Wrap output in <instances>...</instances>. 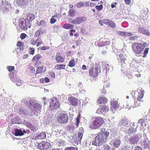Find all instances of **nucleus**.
Segmentation results:
<instances>
[{
    "instance_id": "nucleus-23",
    "label": "nucleus",
    "mask_w": 150,
    "mask_h": 150,
    "mask_svg": "<svg viewBox=\"0 0 150 150\" xmlns=\"http://www.w3.org/2000/svg\"><path fill=\"white\" fill-rule=\"evenodd\" d=\"M117 33L120 35L125 36H130L133 35V34L131 33L119 31L117 32Z\"/></svg>"
},
{
    "instance_id": "nucleus-52",
    "label": "nucleus",
    "mask_w": 150,
    "mask_h": 150,
    "mask_svg": "<svg viewBox=\"0 0 150 150\" xmlns=\"http://www.w3.org/2000/svg\"><path fill=\"white\" fill-rule=\"evenodd\" d=\"M30 53L31 54H33L35 52V49L34 48H29Z\"/></svg>"
},
{
    "instance_id": "nucleus-26",
    "label": "nucleus",
    "mask_w": 150,
    "mask_h": 150,
    "mask_svg": "<svg viewBox=\"0 0 150 150\" xmlns=\"http://www.w3.org/2000/svg\"><path fill=\"white\" fill-rule=\"evenodd\" d=\"M46 70L45 67H38L37 69V74H42L45 72Z\"/></svg>"
},
{
    "instance_id": "nucleus-15",
    "label": "nucleus",
    "mask_w": 150,
    "mask_h": 150,
    "mask_svg": "<svg viewBox=\"0 0 150 150\" xmlns=\"http://www.w3.org/2000/svg\"><path fill=\"white\" fill-rule=\"evenodd\" d=\"M140 144L141 146L145 148H149L150 147V141L147 138L145 139L144 141H141Z\"/></svg>"
},
{
    "instance_id": "nucleus-49",
    "label": "nucleus",
    "mask_w": 150,
    "mask_h": 150,
    "mask_svg": "<svg viewBox=\"0 0 150 150\" xmlns=\"http://www.w3.org/2000/svg\"><path fill=\"white\" fill-rule=\"evenodd\" d=\"M111 147L108 145H106L104 146V150H110Z\"/></svg>"
},
{
    "instance_id": "nucleus-45",
    "label": "nucleus",
    "mask_w": 150,
    "mask_h": 150,
    "mask_svg": "<svg viewBox=\"0 0 150 150\" xmlns=\"http://www.w3.org/2000/svg\"><path fill=\"white\" fill-rule=\"evenodd\" d=\"M11 80L13 82H16L18 80V79L16 78V76H14L13 75V76H11Z\"/></svg>"
},
{
    "instance_id": "nucleus-63",
    "label": "nucleus",
    "mask_w": 150,
    "mask_h": 150,
    "mask_svg": "<svg viewBox=\"0 0 150 150\" xmlns=\"http://www.w3.org/2000/svg\"><path fill=\"white\" fill-rule=\"evenodd\" d=\"M30 43L31 44L35 45L37 43L36 40H31L30 41Z\"/></svg>"
},
{
    "instance_id": "nucleus-5",
    "label": "nucleus",
    "mask_w": 150,
    "mask_h": 150,
    "mask_svg": "<svg viewBox=\"0 0 150 150\" xmlns=\"http://www.w3.org/2000/svg\"><path fill=\"white\" fill-rule=\"evenodd\" d=\"M132 48L135 53L137 54H140L143 50L142 44L138 43L133 44L132 45Z\"/></svg>"
},
{
    "instance_id": "nucleus-50",
    "label": "nucleus",
    "mask_w": 150,
    "mask_h": 150,
    "mask_svg": "<svg viewBox=\"0 0 150 150\" xmlns=\"http://www.w3.org/2000/svg\"><path fill=\"white\" fill-rule=\"evenodd\" d=\"M101 108L100 107L96 110V113L100 114V113L102 114H103V112H102V110L101 109Z\"/></svg>"
},
{
    "instance_id": "nucleus-14",
    "label": "nucleus",
    "mask_w": 150,
    "mask_h": 150,
    "mask_svg": "<svg viewBox=\"0 0 150 150\" xmlns=\"http://www.w3.org/2000/svg\"><path fill=\"white\" fill-rule=\"evenodd\" d=\"M69 103L72 106H76L78 103V99L75 97L70 96L68 98Z\"/></svg>"
},
{
    "instance_id": "nucleus-25",
    "label": "nucleus",
    "mask_w": 150,
    "mask_h": 150,
    "mask_svg": "<svg viewBox=\"0 0 150 150\" xmlns=\"http://www.w3.org/2000/svg\"><path fill=\"white\" fill-rule=\"evenodd\" d=\"M55 142L57 146L62 147L64 145V142L62 139H56Z\"/></svg>"
},
{
    "instance_id": "nucleus-21",
    "label": "nucleus",
    "mask_w": 150,
    "mask_h": 150,
    "mask_svg": "<svg viewBox=\"0 0 150 150\" xmlns=\"http://www.w3.org/2000/svg\"><path fill=\"white\" fill-rule=\"evenodd\" d=\"M76 135L77 137L76 138V141L78 144L79 143H80L81 141V139L82 138L83 134L80 132H79Z\"/></svg>"
},
{
    "instance_id": "nucleus-2",
    "label": "nucleus",
    "mask_w": 150,
    "mask_h": 150,
    "mask_svg": "<svg viewBox=\"0 0 150 150\" xmlns=\"http://www.w3.org/2000/svg\"><path fill=\"white\" fill-rule=\"evenodd\" d=\"M109 133L105 128H102L101 132L98 134L95 138L94 142H93V144L97 146H99L106 142L107 137L109 136Z\"/></svg>"
},
{
    "instance_id": "nucleus-42",
    "label": "nucleus",
    "mask_w": 150,
    "mask_h": 150,
    "mask_svg": "<svg viewBox=\"0 0 150 150\" xmlns=\"http://www.w3.org/2000/svg\"><path fill=\"white\" fill-rule=\"evenodd\" d=\"M149 50V48H146L145 49L143 53L144 55L142 56L143 57L145 58L146 57V55L148 53Z\"/></svg>"
},
{
    "instance_id": "nucleus-48",
    "label": "nucleus",
    "mask_w": 150,
    "mask_h": 150,
    "mask_svg": "<svg viewBox=\"0 0 150 150\" xmlns=\"http://www.w3.org/2000/svg\"><path fill=\"white\" fill-rule=\"evenodd\" d=\"M16 82V85L17 86H20L22 85L21 81L20 80L18 79L17 81Z\"/></svg>"
},
{
    "instance_id": "nucleus-54",
    "label": "nucleus",
    "mask_w": 150,
    "mask_h": 150,
    "mask_svg": "<svg viewBox=\"0 0 150 150\" xmlns=\"http://www.w3.org/2000/svg\"><path fill=\"white\" fill-rule=\"evenodd\" d=\"M109 20L108 19H104L103 20V22L104 24L108 25V23L109 22Z\"/></svg>"
},
{
    "instance_id": "nucleus-16",
    "label": "nucleus",
    "mask_w": 150,
    "mask_h": 150,
    "mask_svg": "<svg viewBox=\"0 0 150 150\" xmlns=\"http://www.w3.org/2000/svg\"><path fill=\"white\" fill-rule=\"evenodd\" d=\"M111 108L112 111H117L118 110H120L121 109L120 106L118 104L117 102V101H113V102L112 103Z\"/></svg>"
},
{
    "instance_id": "nucleus-59",
    "label": "nucleus",
    "mask_w": 150,
    "mask_h": 150,
    "mask_svg": "<svg viewBox=\"0 0 150 150\" xmlns=\"http://www.w3.org/2000/svg\"><path fill=\"white\" fill-rule=\"evenodd\" d=\"M117 2H115V3H112V4H111V7L112 8H114V7H116V5H117Z\"/></svg>"
},
{
    "instance_id": "nucleus-44",
    "label": "nucleus",
    "mask_w": 150,
    "mask_h": 150,
    "mask_svg": "<svg viewBox=\"0 0 150 150\" xmlns=\"http://www.w3.org/2000/svg\"><path fill=\"white\" fill-rule=\"evenodd\" d=\"M77 6L78 8H80L84 6V2H80L78 3L77 4Z\"/></svg>"
},
{
    "instance_id": "nucleus-61",
    "label": "nucleus",
    "mask_w": 150,
    "mask_h": 150,
    "mask_svg": "<svg viewBox=\"0 0 150 150\" xmlns=\"http://www.w3.org/2000/svg\"><path fill=\"white\" fill-rule=\"evenodd\" d=\"M64 150H75V149L74 147H71L67 148Z\"/></svg>"
},
{
    "instance_id": "nucleus-58",
    "label": "nucleus",
    "mask_w": 150,
    "mask_h": 150,
    "mask_svg": "<svg viewBox=\"0 0 150 150\" xmlns=\"http://www.w3.org/2000/svg\"><path fill=\"white\" fill-rule=\"evenodd\" d=\"M124 1L127 5H129L131 3V0H124Z\"/></svg>"
},
{
    "instance_id": "nucleus-30",
    "label": "nucleus",
    "mask_w": 150,
    "mask_h": 150,
    "mask_svg": "<svg viewBox=\"0 0 150 150\" xmlns=\"http://www.w3.org/2000/svg\"><path fill=\"white\" fill-rule=\"evenodd\" d=\"M121 143V141L120 140H116L114 141L113 142V145L116 148H118L120 146Z\"/></svg>"
},
{
    "instance_id": "nucleus-20",
    "label": "nucleus",
    "mask_w": 150,
    "mask_h": 150,
    "mask_svg": "<svg viewBox=\"0 0 150 150\" xmlns=\"http://www.w3.org/2000/svg\"><path fill=\"white\" fill-rule=\"evenodd\" d=\"M5 3V4L6 5V6H4V7H3L1 9L4 13L8 11L11 7V5L9 4L8 2H6Z\"/></svg>"
},
{
    "instance_id": "nucleus-40",
    "label": "nucleus",
    "mask_w": 150,
    "mask_h": 150,
    "mask_svg": "<svg viewBox=\"0 0 150 150\" xmlns=\"http://www.w3.org/2000/svg\"><path fill=\"white\" fill-rule=\"evenodd\" d=\"M75 63L74 59H71L69 62V66L73 67L75 66Z\"/></svg>"
},
{
    "instance_id": "nucleus-46",
    "label": "nucleus",
    "mask_w": 150,
    "mask_h": 150,
    "mask_svg": "<svg viewBox=\"0 0 150 150\" xmlns=\"http://www.w3.org/2000/svg\"><path fill=\"white\" fill-rule=\"evenodd\" d=\"M103 8V6L102 5H100L99 6H96L95 7V8L98 10V11H99L101 10Z\"/></svg>"
},
{
    "instance_id": "nucleus-24",
    "label": "nucleus",
    "mask_w": 150,
    "mask_h": 150,
    "mask_svg": "<svg viewBox=\"0 0 150 150\" xmlns=\"http://www.w3.org/2000/svg\"><path fill=\"white\" fill-rule=\"evenodd\" d=\"M45 31L43 29H40L37 31L35 33L34 37H38L40 36L41 34L45 33Z\"/></svg>"
},
{
    "instance_id": "nucleus-35",
    "label": "nucleus",
    "mask_w": 150,
    "mask_h": 150,
    "mask_svg": "<svg viewBox=\"0 0 150 150\" xmlns=\"http://www.w3.org/2000/svg\"><path fill=\"white\" fill-rule=\"evenodd\" d=\"M17 3L19 6H24L26 4L25 0H18L17 1Z\"/></svg>"
},
{
    "instance_id": "nucleus-60",
    "label": "nucleus",
    "mask_w": 150,
    "mask_h": 150,
    "mask_svg": "<svg viewBox=\"0 0 150 150\" xmlns=\"http://www.w3.org/2000/svg\"><path fill=\"white\" fill-rule=\"evenodd\" d=\"M134 150H142V148L139 146H136L134 147Z\"/></svg>"
},
{
    "instance_id": "nucleus-13",
    "label": "nucleus",
    "mask_w": 150,
    "mask_h": 150,
    "mask_svg": "<svg viewBox=\"0 0 150 150\" xmlns=\"http://www.w3.org/2000/svg\"><path fill=\"white\" fill-rule=\"evenodd\" d=\"M86 18L85 17H79L74 20H71V23L74 24H79L86 21Z\"/></svg>"
},
{
    "instance_id": "nucleus-19",
    "label": "nucleus",
    "mask_w": 150,
    "mask_h": 150,
    "mask_svg": "<svg viewBox=\"0 0 150 150\" xmlns=\"http://www.w3.org/2000/svg\"><path fill=\"white\" fill-rule=\"evenodd\" d=\"M138 30L140 33H142L147 36H149L150 35V33L149 30L145 29L139 27Z\"/></svg>"
},
{
    "instance_id": "nucleus-56",
    "label": "nucleus",
    "mask_w": 150,
    "mask_h": 150,
    "mask_svg": "<svg viewBox=\"0 0 150 150\" xmlns=\"http://www.w3.org/2000/svg\"><path fill=\"white\" fill-rule=\"evenodd\" d=\"M41 63V62L39 61H36L35 64V67H37L38 66H39Z\"/></svg>"
},
{
    "instance_id": "nucleus-39",
    "label": "nucleus",
    "mask_w": 150,
    "mask_h": 150,
    "mask_svg": "<svg viewBox=\"0 0 150 150\" xmlns=\"http://www.w3.org/2000/svg\"><path fill=\"white\" fill-rule=\"evenodd\" d=\"M38 138L40 139H43L45 138L46 135L45 133L44 132L41 133L38 135Z\"/></svg>"
},
{
    "instance_id": "nucleus-9",
    "label": "nucleus",
    "mask_w": 150,
    "mask_h": 150,
    "mask_svg": "<svg viewBox=\"0 0 150 150\" xmlns=\"http://www.w3.org/2000/svg\"><path fill=\"white\" fill-rule=\"evenodd\" d=\"M100 70L98 67H95L94 65L92 64L90 70L89 74L92 77H96L97 76Z\"/></svg>"
},
{
    "instance_id": "nucleus-55",
    "label": "nucleus",
    "mask_w": 150,
    "mask_h": 150,
    "mask_svg": "<svg viewBox=\"0 0 150 150\" xmlns=\"http://www.w3.org/2000/svg\"><path fill=\"white\" fill-rule=\"evenodd\" d=\"M7 69L8 71H13L14 69V67L13 66H10L7 67Z\"/></svg>"
},
{
    "instance_id": "nucleus-51",
    "label": "nucleus",
    "mask_w": 150,
    "mask_h": 150,
    "mask_svg": "<svg viewBox=\"0 0 150 150\" xmlns=\"http://www.w3.org/2000/svg\"><path fill=\"white\" fill-rule=\"evenodd\" d=\"M45 23V22L44 20H42L40 22V23H39L38 22H37V23L38 24V25L39 26H40L43 25Z\"/></svg>"
},
{
    "instance_id": "nucleus-47",
    "label": "nucleus",
    "mask_w": 150,
    "mask_h": 150,
    "mask_svg": "<svg viewBox=\"0 0 150 150\" xmlns=\"http://www.w3.org/2000/svg\"><path fill=\"white\" fill-rule=\"evenodd\" d=\"M58 127L57 125L54 126L52 128V130L53 132H58V129H57Z\"/></svg>"
},
{
    "instance_id": "nucleus-8",
    "label": "nucleus",
    "mask_w": 150,
    "mask_h": 150,
    "mask_svg": "<svg viewBox=\"0 0 150 150\" xmlns=\"http://www.w3.org/2000/svg\"><path fill=\"white\" fill-rule=\"evenodd\" d=\"M68 119V117L66 114L61 113L58 116L57 121L60 123L64 124L67 122Z\"/></svg>"
},
{
    "instance_id": "nucleus-11",
    "label": "nucleus",
    "mask_w": 150,
    "mask_h": 150,
    "mask_svg": "<svg viewBox=\"0 0 150 150\" xmlns=\"http://www.w3.org/2000/svg\"><path fill=\"white\" fill-rule=\"evenodd\" d=\"M137 127H134L132 126H130L129 127L127 128H124L123 130L126 133L129 134L130 135H132L133 134L135 133L137 131Z\"/></svg>"
},
{
    "instance_id": "nucleus-12",
    "label": "nucleus",
    "mask_w": 150,
    "mask_h": 150,
    "mask_svg": "<svg viewBox=\"0 0 150 150\" xmlns=\"http://www.w3.org/2000/svg\"><path fill=\"white\" fill-rule=\"evenodd\" d=\"M37 147L40 149H48L50 147V144L48 142H43L38 144Z\"/></svg>"
},
{
    "instance_id": "nucleus-41",
    "label": "nucleus",
    "mask_w": 150,
    "mask_h": 150,
    "mask_svg": "<svg viewBox=\"0 0 150 150\" xmlns=\"http://www.w3.org/2000/svg\"><path fill=\"white\" fill-rule=\"evenodd\" d=\"M6 2H8L7 1L4 0L0 2V9H1V8L3 7H4V6H5L6 5L5 4Z\"/></svg>"
},
{
    "instance_id": "nucleus-22",
    "label": "nucleus",
    "mask_w": 150,
    "mask_h": 150,
    "mask_svg": "<svg viewBox=\"0 0 150 150\" xmlns=\"http://www.w3.org/2000/svg\"><path fill=\"white\" fill-rule=\"evenodd\" d=\"M13 132L14 133H13L16 136H21L24 135L22 130L21 129H16Z\"/></svg>"
},
{
    "instance_id": "nucleus-7",
    "label": "nucleus",
    "mask_w": 150,
    "mask_h": 150,
    "mask_svg": "<svg viewBox=\"0 0 150 150\" xmlns=\"http://www.w3.org/2000/svg\"><path fill=\"white\" fill-rule=\"evenodd\" d=\"M19 22L20 27L23 30H25L27 29V27L30 28V24L28 20L21 19H20Z\"/></svg>"
},
{
    "instance_id": "nucleus-37",
    "label": "nucleus",
    "mask_w": 150,
    "mask_h": 150,
    "mask_svg": "<svg viewBox=\"0 0 150 150\" xmlns=\"http://www.w3.org/2000/svg\"><path fill=\"white\" fill-rule=\"evenodd\" d=\"M63 27L65 29H69L72 28L73 26L67 23L63 25Z\"/></svg>"
},
{
    "instance_id": "nucleus-17",
    "label": "nucleus",
    "mask_w": 150,
    "mask_h": 150,
    "mask_svg": "<svg viewBox=\"0 0 150 150\" xmlns=\"http://www.w3.org/2000/svg\"><path fill=\"white\" fill-rule=\"evenodd\" d=\"M119 124L120 125L122 126V129L123 130V129H124V128H127L129 126L128 121L126 119L122 120L120 121Z\"/></svg>"
},
{
    "instance_id": "nucleus-6",
    "label": "nucleus",
    "mask_w": 150,
    "mask_h": 150,
    "mask_svg": "<svg viewBox=\"0 0 150 150\" xmlns=\"http://www.w3.org/2000/svg\"><path fill=\"white\" fill-rule=\"evenodd\" d=\"M50 109L51 110L58 108L59 106V100L56 98H52L50 101Z\"/></svg>"
},
{
    "instance_id": "nucleus-33",
    "label": "nucleus",
    "mask_w": 150,
    "mask_h": 150,
    "mask_svg": "<svg viewBox=\"0 0 150 150\" xmlns=\"http://www.w3.org/2000/svg\"><path fill=\"white\" fill-rule=\"evenodd\" d=\"M65 65L63 64H57L55 66V69L57 70L65 69Z\"/></svg>"
},
{
    "instance_id": "nucleus-62",
    "label": "nucleus",
    "mask_w": 150,
    "mask_h": 150,
    "mask_svg": "<svg viewBox=\"0 0 150 150\" xmlns=\"http://www.w3.org/2000/svg\"><path fill=\"white\" fill-rule=\"evenodd\" d=\"M80 122V119L79 118H77L76 119V125L77 127H78L79 125Z\"/></svg>"
},
{
    "instance_id": "nucleus-4",
    "label": "nucleus",
    "mask_w": 150,
    "mask_h": 150,
    "mask_svg": "<svg viewBox=\"0 0 150 150\" xmlns=\"http://www.w3.org/2000/svg\"><path fill=\"white\" fill-rule=\"evenodd\" d=\"M103 119L100 117H96L93 121L92 124L90 126L91 128L96 129L99 127L103 123Z\"/></svg>"
},
{
    "instance_id": "nucleus-32",
    "label": "nucleus",
    "mask_w": 150,
    "mask_h": 150,
    "mask_svg": "<svg viewBox=\"0 0 150 150\" xmlns=\"http://www.w3.org/2000/svg\"><path fill=\"white\" fill-rule=\"evenodd\" d=\"M35 16L33 14H30L28 15V19L27 20H28L29 23L30 22H31L35 18Z\"/></svg>"
},
{
    "instance_id": "nucleus-43",
    "label": "nucleus",
    "mask_w": 150,
    "mask_h": 150,
    "mask_svg": "<svg viewBox=\"0 0 150 150\" xmlns=\"http://www.w3.org/2000/svg\"><path fill=\"white\" fill-rule=\"evenodd\" d=\"M41 57V55L39 54H38L35 56L33 59V60H38L40 59Z\"/></svg>"
},
{
    "instance_id": "nucleus-29",
    "label": "nucleus",
    "mask_w": 150,
    "mask_h": 150,
    "mask_svg": "<svg viewBox=\"0 0 150 150\" xmlns=\"http://www.w3.org/2000/svg\"><path fill=\"white\" fill-rule=\"evenodd\" d=\"M117 59L119 62H120L122 63H125V61L126 60V59L124 58L122 54H120L119 55V57Z\"/></svg>"
},
{
    "instance_id": "nucleus-28",
    "label": "nucleus",
    "mask_w": 150,
    "mask_h": 150,
    "mask_svg": "<svg viewBox=\"0 0 150 150\" xmlns=\"http://www.w3.org/2000/svg\"><path fill=\"white\" fill-rule=\"evenodd\" d=\"M107 102L106 98L103 97L99 98L98 99L97 101V103L99 104H101L103 103V104L106 103Z\"/></svg>"
},
{
    "instance_id": "nucleus-57",
    "label": "nucleus",
    "mask_w": 150,
    "mask_h": 150,
    "mask_svg": "<svg viewBox=\"0 0 150 150\" xmlns=\"http://www.w3.org/2000/svg\"><path fill=\"white\" fill-rule=\"evenodd\" d=\"M111 23H110V26L111 28H114L115 26V23L112 21V22H110Z\"/></svg>"
},
{
    "instance_id": "nucleus-18",
    "label": "nucleus",
    "mask_w": 150,
    "mask_h": 150,
    "mask_svg": "<svg viewBox=\"0 0 150 150\" xmlns=\"http://www.w3.org/2000/svg\"><path fill=\"white\" fill-rule=\"evenodd\" d=\"M102 67L103 68L106 70V74L107 73H108L109 71L111 72L113 70V67L111 65H109L108 64L103 63Z\"/></svg>"
},
{
    "instance_id": "nucleus-38",
    "label": "nucleus",
    "mask_w": 150,
    "mask_h": 150,
    "mask_svg": "<svg viewBox=\"0 0 150 150\" xmlns=\"http://www.w3.org/2000/svg\"><path fill=\"white\" fill-rule=\"evenodd\" d=\"M144 119H141L139 120L138 121V123L140 124L141 126H143L144 125H145L146 124L145 123Z\"/></svg>"
},
{
    "instance_id": "nucleus-34",
    "label": "nucleus",
    "mask_w": 150,
    "mask_h": 150,
    "mask_svg": "<svg viewBox=\"0 0 150 150\" xmlns=\"http://www.w3.org/2000/svg\"><path fill=\"white\" fill-rule=\"evenodd\" d=\"M57 18V15L52 16L50 19V23L51 24L54 23L57 21L56 19Z\"/></svg>"
},
{
    "instance_id": "nucleus-64",
    "label": "nucleus",
    "mask_w": 150,
    "mask_h": 150,
    "mask_svg": "<svg viewBox=\"0 0 150 150\" xmlns=\"http://www.w3.org/2000/svg\"><path fill=\"white\" fill-rule=\"evenodd\" d=\"M23 45V42H19L17 43V46L18 47H22Z\"/></svg>"
},
{
    "instance_id": "nucleus-10",
    "label": "nucleus",
    "mask_w": 150,
    "mask_h": 150,
    "mask_svg": "<svg viewBox=\"0 0 150 150\" xmlns=\"http://www.w3.org/2000/svg\"><path fill=\"white\" fill-rule=\"evenodd\" d=\"M141 137V136L140 134H136L130 137L129 138L130 143L131 144H137L140 140Z\"/></svg>"
},
{
    "instance_id": "nucleus-3",
    "label": "nucleus",
    "mask_w": 150,
    "mask_h": 150,
    "mask_svg": "<svg viewBox=\"0 0 150 150\" xmlns=\"http://www.w3.org/2000/svg\"><path fill=\"white\" fill-rule=\"evenodd\" d=\"M138 96H137L136 99L134 100L135 106V107H138L140 105V102L142 101L141 99L142 98L144 95V91L142 89L139 90L138 92Z\"/></svg>"
},
{
    "instance_id": "nucleus-36",
    "label": "nucleus",
    "mask_w": 150,
    "mask_h": 150,
    "mask_svg": "<svg viewBox=\"0 0 150 150\" xmlns=\"http://www.w3.org/2000/svg\"><path fill=\"white\" fill-rule=\"evenodd\" d=\"M76 13V12L74 9H71L69 10V14L71 17L74 16Z\"/></svg>"
},
{
    "instance_id": "nucleus-31",
    "label": "nucleus",
    "mask_w": 150,
    "mask_h": 150,
    "mask_svg": "<svg viewBox=\"0 0 150 150\" xmlns=\"http://www.w3.org/2000/svg\"><path fill=\"white\" fill-rule=\"evenodd\" d=\"M100 108H101V109L102 110V112H103V114L106 112H108V109L106 106L104 104L101 105L100 106Z\"/></svg>"
},
{
    "instance_id": "nucleus-1",
    "label": "nucleus",
    "mask_w": 150,
    "mask_h": 150,
    "mask_svg": "<svg viewBox=\"0 0 150 150\" xmlns=\"http://www.w3.org/2000/svg\"><path fill=\"white\" fill-rule=\"evenodd\" d=\"M21 102L26 106L28 105L30 107V105H31L33 107V110H31L29 112H28L27 110H24L23 108L20 109L19 112L21 114H23L26 115L28 114L35 113V112L40 111L41 109V105L38 103L37 101L33 98H27L23 100Z\"/></svg>"
},
{
    "instance_id": "nucleus-53",
    "label": "nucleus",
    "mask_w": 150,
    "mask_h": 150,
    "mask_svg": "<svg viewBox=\"0 0 150 150\" xmlns=\"http://www.w3.org/2000/svg\"><path fill=\"white\" fill-rule=\"evenodd\" d=\"M26 37V35L24 33H22L20 36V38L21 39H24Z\"/></svg>"
},
{
    "instance_id": "nucleus-27",
    "label": "nucleus",
    "mask_w": 150,
    "mask_h": 150,
    "mask_svg": "<svg viewBox=\"0 0 150 150\" xmlns=\"http://www.w3.org/2000/svg\"><path fill=\"white\" fill-rule=\"evenodd\" d=\"M56 60L58 63L62 62L64 61L63 58L59 54H57L56 55Z\"/></svg>"
}]
</instances>
